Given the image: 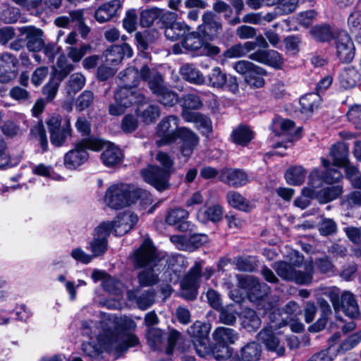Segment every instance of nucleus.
I'll return each instance as SVG.
<instances>
[{
	"label": "nucleus",
	"instance_id": "1",
	"mask_svg": "<svg viewBox=\"0 0 361 361\" xmlns=\"http://www.w3.org/2000/svg\"><path fill=\"white\" fill-rule=\"evenodd\" d=\"M105 320L106 329H104V334L100 335L99 341L109 352L121 353L138 343L136 336L119 331L114 319L108 316L105 317Z\"/></svg>",
	"mask_w": 361,
	"mask_h": 361
},
{
	"label": "nucleus",
	"instance_id": "2",
	"mask_svg": "<svg viewBox=\"0 0 361 361\" xmlns=\"http://www.w3.org/2000/svg\"><path fill=\"white\" fill-rule=\"evenodd\" d=\"M156 159L163 168L150 165L141 171V175L145 182L157 190L163 191L169 186V180L172 173L173 161L167 153L163 152H158Z\"/></svg>",
	"mask_w": 361,
	"mask_h": 361
},
{
	"label": "nucleus",
	"instance_id": "3",
	"mask_svg": "<svg viewBox=\"0 0 361 361\" xmlns=\"http://www.w3.org/2000/svg\"><path fill=\"white\" fill-rule=\"evenodd\" d=\"M295 259H290L291 263L278 262L275 263L274 269L281 279L294 281L299 284H309L312 280L314 265L312 262L305 264V271H297L295 267H300L303 262V257L298 252H294Z\"/></svg>",
	"mask_w": 361,
	"mask_h": 361
},
{
	"label": "nucleus",
	"instance_id": "4",
	"mask_svg": "<svg viewBox=\"0 0 361 361\" xmlns=\"http://www.w3.org/2000/svg\"><path fill=\"white\" fill-rule=\"evenodd\" d=\"M102 145L99 138L90 137L78 142L75 148L68 151L64 156V165L69 169H75L88 159L87 149L99 151Z\"/></svg>",
	"mask_w": 361,
	"mask_h": 361
},
{
	"label": "nucleus",
	"instance_id": "5",
	"mask_svg": "<svg viewBox=\"0 0 361 361\" xmlns=\"http://www.w3.org/2000/svg\"><path fill=\"white\" fill-rule=\"evenodd\" d=\"M132 192L133 185L124 183L114 184L107 189L104 200L109 207L119 209L132 204Z\"/></svg>",
	"mask_w": 361,
	"mask_h": 361
},
{
	"label": "nucleus",
	"instance_id": "6",
	"mask_svg": "<svg viewBox=\"0 0 361 361\" xmlns=\"http://www.w3.org/2000/svg\"><path fill=\"white\" fill-rule=\"evenodd\" d=\"M210 326L209 324L195 322L188 329V334L192 337L195 351L202 357L207 356L210 353L208 335Z\"/></svg>",
	"mask_w": 361,
	"mask_h": 361
},
{
	"label": "nucleus",
	"instance_id": "7",
	"mask_svg": "<svg viewBox=\"0 0 361 361\" xmlns=\"http://www.w3.org/2000/svg\"><path fill=\"white\" fill-rule=\"evenodd\" d=\"M322 166L326 168V171L323 174L319 169H313L308 178V186L311 189L314 190L317 192H319L317 190L322 186L323 183L327 184H333L338 183L343 178L342 173L336 169H329V162L324 158H322Z\"/></svg>",
	"mask_w": 361,
	"mask_h": 361
},
{
	"label": "nucleus",
	"instance_id": "8",
	"mask_svg": "<svg viewBox=\"0 0 361 361\" xmlns=\"http://www.w3.org/2000/svg\"><path fill=\"white\" fill-rule=\"evenodd\" d=\"M163 82L162 76L157 72L149 80V87L152 93L157 97L158 101L166 106H173L178 102H180L178 94L165 87Z\"/></svg>",
	"mask_w": 361,
	"mask_h": 361
},
{
	"label": "nucleus",
	"instance_id": "9",
	"mask_svg": "<svg viewBox=\"0 0 361 361\" xmlns=\"http://www.w3.org/2000/svg\"><path fill=\"white\" fill-rule=\"evenodd\" d=\"M115 104L109 105V111L113 116H119L133 104L142 102L143 96L126 88H119L115 93Z\"/></svg>",
	"mask_w": 361,
	"mask_h": 361
},
{
	"label": "nucleus",
	"instance_id": "10",
	"mask_svg": "<svg viewBox=\"0 0 361 361\" xmlns=\"http://www.w3.org/2000/svg\"><path fill=\"white\" fill-rule=\"evenodd\" d=\"M147 66H142L140 73L133 66L128 67L126 70L121 72L118 75L120 80V88H126L130 91H134L132 88L137 86L141 79L149 80L152 79L153 74ZM135 92H137L135 91Z\"/></svg>",
	"mask_w": 361,
	"mask_h": 361
},
{
	"label": "nucleus",
	"instance_id": "11",
	"mask_svg": "<svg viewBox=\"0 0 361 361\" xmlns=\"http://www.w3.org/2000/svg\"><path fill=\"white\" fill-rule=\"evenodd\" d=\"M179 118L176 116H169L164 118L158 124L157 134L159 140H157L158 146L171 144L177 140L179 128Z\"/></svg>",
	"mask_w": 361,
	"mask_h": 361
},
{
	"label": "nucleus",
	"instance_id": "12",
	"mask_svg": "<svg viewBox=\"0 0 361 361\" xmlns=\"http://www.w3.org/2000/svg\"><path fill=\"white\" fill-rule=\"evenodd\" d=\"M238 286L246 290L251 301L262 300L269 290V286L264 283H260L252 276H237Z\"/></svg>",
	"mask_w": 361,
	"mask_h": 361
},
{
	"label": "nucleus",
	"instance_id": "13",
	"mask_svg": "<svg viewBox=\"0 0 361 361\" xmlns=\"http://www.w3.org/2000/svg\"><path fill=\"white\" fill-rule=\"evenodd\" d=\"M201 272V265L197 262L181 281V295L186 300H192L196 298Z\"/></svg>",
	"mask_w": 361,
	"mask_h": 361
},
{
	"label": "nucleus",
	"instance_id": "14",
	"mask_svg": "<svg viewBox=\"0 0 361 361\" xmlns=\"http://www.w3.org/2000/svg\"><path fill=\"white\" fill-rule=\"evenodd\" d=\"M111 233V224L102 222L94 229V238L90 244V248L94 257L102 255L108 247L107 238Z\"/></svg>",
	"mask_w": 361,
	"mask_h": 361
},
{
	"label": "nucleus",
	"instance_id": "15",
	"mask_svg": "<svg viewBox=\"0 0 361 361\" xmlns=\"http://www.w3.org/2000/svg\"><path fill=\"white\" fill-rule=\"evenodd\" d=\"M133 262L137 268L152 267L156 264L155 249L150 240H145L140 247L134 252Z\"/></svg>",
	"mask_w": 361,
	"mask_h": 361
},
{
	"label": "nucleus",
	"instance_id": "16",
	"mask_svg": "<svg viewBox=\"0 0 361 361\" xmlns=\"http://www.w3.org/2000/svg\"><path fill=\"white\" fill-rule=\"evenodd\" d=\"M276 331V329H274L264 328L257 334V340L264 345L267 350L274 352L281 356L284 355L285 347L281 343Z\"/></svg>",
	"mask_w": 361,
	"mask_h": 361
},
{
	"label": "nucleus",
	"instance_id": "17",
	"mask_svg": "<svg viewBox=\"0 0 361 361\" xmlns=\"http://www.w3.org/2000/svg\"><path fill=\"white\" fill-rule=\"evenodd\" d=\"M336 53L340 61L350 62L355 56V47L350 35L345 31L339 32L336 42Z\"/></svg>",
	"mask_w": 361,
	"mask_h": 361
},
{
	"label": "nucleus",
	"instance_id": "18",
	"mask_svg": "<svg viewBox=\"0 0 361 361\" xmlns=\"http://www.w3.org/2000/svg\"><path fill=\"white\" fill-rule=\"evenodd\" d=\"M138 216L130 212H126L116 216L112 221H106L111 224V232L116 235H123L130 231L137 223Z\"/></svg>",
	"mask_w": 361,
	"mask_h": 361
},
{
	"label": "nucleus",
	"instance_id": "19",
	"mask_svg": "<svg viewBox=\"0 0 361 361\" xmlns=\"http://www.w3.org/2000/svg\"><path fill=\"white\" fill-rule=\"evenodd\" d=\"M176 18V13L174 12L165 11L157 8H152L148 10H144L140 13V24L142 27H147L151 26L156 20L162 23H166V20H173Z\"/></svg>",
	"mask_w": 361,
	"mask_h": 361
},
{
	"label": "nucleus",
	"instance_id": "20",
	"mask_svg": "<svg viewBox=\"0 0 361 361\" xmlns=\"http://www.w3.org/2000/svg\"><path fill=\"white\" fill-rule=\"evenodd\" d=\"M181 140L180 151L185 157H189L199 143L198 136L186 127H180L178 130L177 139Z\"/></svg>",
	"mask_w": 361,
	"mask_h": 361
},
{
	"label": "nucleus",
	"instance_id": "21",
	"mask_svg": "<svg viewBox=\"0 0 361 361\" xmlns=\"http://www.w3.org/2000/svg\"><path fill=\"white\" fill-rule=\"evenodd\" d=\"M18 59L11 54L5 53L0 56V82L6 83L16 78Z\"/></svg>",
	"mask_w": 361,
	"mask_h": 361
},
{
	"label": "nucleus",
	"instance_id": "22",
	"mask_svg": "<svg viewBox=\"0 0 361 361\" xmlns=\"http://www.w3.org/2000/svg\"><path fill=\"white\" fill-rule=\"evenodd\" d=\"M219 180L234 188L242 187L249 182L245 171L238 169H225L219 173Z\"/></svg>",
	"mask_w": 361,
	"mask_h": 361
},
{
	"label": "nucleus",
	"instance_id": "23",
	"mask_svg": "<svg viewBox=\"0 0 361 361\" xmlns=\"http://www.w3.org/2000/svg\"><path fill=\"white\" fill-rule=\"evenodd\" d=\"M131 47L123 43L121 45H113L107 49L104 55L106 63L109 65L115 66L121 62L123 58H130L133 56Z\"/></svg>",
	"mask_w": 361,
	"mask_h": 361
},
{
	"label": "nucleus",
	"instance_id": "24",
	"mask_svg": "<svg viewBox=\"0 0 361 361\" xmlns=\"http://www.w3.org/2000/svg\"><path fill=\"white\" fill-rule=\"evenodd\" d=\"M19 31L25 35L27 40V48L29 51L38 52L42 49L44 42L42 39L43 32L40 29L32 26H23L19 27Z\"/></svg>",
	"mask_w": 361,
	"mask_h": 361
},
{
	"label": "nucleus",
	"instance_id": "25",
	"mask_svg": "<svg viewBox=\"0 0 361 361\" xmlns=\"http://www.w3.org/2000/svg\"><path fill=\"white\" fill-rule=\"evenodd\" d=\"M221 30V23L216 19L214 14L211 11L205 12L202 16V24L198 27L199 34L214 37Z\"/></svg>",
	"mask_w": 361,
	"mask_h": 361
},
{
	"label": "nucleus",
	"instance_id": "26",
	"mask_svg": "<svg viewBox=\"0 0 361 361\" xmlns=\"http://www.w3.org/2000/svg\"><path fill=\"white\" fill-rule=\"evenodd\" d=\"M102 141L100 149H104L101 154L103 164L107 167L114 166L118 164L123 157L121 149L114 144L109 142Z\"/></svg>",
	"mask_w": 361,
	"mask_h": 361
},
{
	"label": "nucleus",
	"instance_id": "27",
	"mask_svg": "<svg viewBox=\"0 0 361 361\" xmlns=\"http://www.w3.org/2000/svg\"><path fill=\"white\" fill-rule=\"evenodd\" d=\"M121 8L120 0H111L100 6L94 13V18L100 23L110 20L117 15L118 11Z\"/></svg>",
	"mask_w": 361,
	"mask_h": 361
},
{
	"label": "nucleus",
	"instance_id": "28",
	"mask_svg": "<svg viewBox=\"0 0 361 361\" xmlns=\"http://www.w3.org/2000/svg\"><path fill=\"white\" fill-rule=\"evenodd\" d=\"M223 214V207L219 204H214L200 209L197 213V219L201 223H217L222 219Z\"/></svg>",
	"mask_w": 361,
	"mask_h": 361
},
{
	"label": "nucleus",
	"instance_id": "29",
	"mask_svg": "<svg viewBox=\"0 0 361 361\" xmlns=\"http://www.w3.org/2000/svg\"><path fill=\"white\" fill-rule=\"evenodd\" d=\"M183 119L186 122L194 123L197 130L207 135L212 131L210 118L198 112H184Z\"/></svg>",
	"mask_w": 361,
	"mask_h": 361
},
{
	"label": "nucleus",
	"instance_id": "30",
	"mask_svg": "<svg viewBox=\"0 0 361 361\" xmlns=\"http://www.w3.org/2000/svg\"><path fill=\"white\" fill-rule=\"evenodd\" d=\"M340 310L350 318L355 319L360 315V309L353 293L345 290L341 295Z\"/></svg>",
	"mask_w": 361,
	"mask_h": 361
},
{
	"label": "nucleus",
	"instance_id": "31",
	"mask_svg": "<svg viewBox=\"0 0 361 361\" xmlns=\"http://www.w3.org/2000/svg\"><path fill=\"white\" fill-rule=\"evenodd\" d=\"M189 216V212L182 208H177L170 211L166 217V221L169 225H178V230L186 231L190 228V222L185 221Z\"/></svg>",
	"mask_w": 361,
	"mask_h": 361
},
{
	"label": "nucleus",
	"instance_id": "32",
	"mask_svg": "<svg viewBox=\"0 0 361 361\" xmlns=\"http://www.w3.org/2000/svg\"><path fill=\"white\" fill-rule=\"evenodd\" d=\"M176 18L173 20H168L166 23H164L166 25L164 32L165 36L171 41L178 40L185 36L189 31V27L185 23L176 21Z\"/></svg>",
	"mask_w": 361,
	"mask_h": 361
},
{
	"label": "nucleus",
	"instance_id": "33",
	"mask_svg": "<svg viewBox=\"0 0 361 361\" xmlns=\"http://www.w3.org/2000/svg\"><path fill=\"white\" fill-rule=\"evenodd\" d=\"M128 298L130 300H135L139 308L145 310L154 303V292L148 290L140 293L139 290H130L128 291Z\"/></svg>",
	"mask_w": 361,
	"mask_h": 361
},
{
	"label": "nucleus",
	"instance_id": "34",
	"mask_svg": "<svg viewBox=\"0 0 361 361\" xmlns=\"http://www.w3.org/2000/svg\"><path fill=\"white\" fill-rule=\"evenodd\" d=\"M212 337L217 344L228 345L238 340V334L233 329L219 326L214 331Z\"/></svg>",
	"mask_w": 361,
	"mask_h": 361
},
{
	"label": "nucleus",
	"instance_id": "35",
	"mask_svg": "<svg viewBox=\"0 0 361 361\" xmlns=\"http://www.w3.org/2000/svg\"><path fill=\"white\" fill-rule=\"evenodd\" d=\"M105 317L102 319V320L100 322V330L97 336V344L94 345L93 342H87L84 343L82 344V350L87 355H88L90 357H95L97 355H99L101 353H102L104 350L109 352L106 348L103 347L101 342L99 341V336L101 334H104V329H106L105 326Z\"/></svg>",
	"mask_w": 361,
	"mask_h": 361
},
{
	"label": "nucleus",
	"instance_id": "36",
	"mask_svg": "<svg viewBox=\"0 0 361 361\" xmlns=\"http://www.w3.org/2000/svg\"><path fill=\"white\" fill-rule=\"evenodd\" d=\"M182 109L181 116L183 118V113L192 112V110L200 109L203 106V102L200 97L195 93H188L184 94L180 99Z\"/></svg>",
	"mask_w": 361,
	"mask_h": 361
},
{
	"label": "nucleus",
	"instance_id": "37",
	"mask_svg": "<svg viewBox=\"0 0 361 361\" xmlns=\"http://www.w3.org/2000/svg\"><path fill=\"white\" fill-rule=\"evenodd\" d=\"M348 148L344 142H338L332 146L330 155L336 166H343L346 169L348 164Z\"/></svg>",
	"mask_w": 361,
	"mask_h": 361
},
{
	"label": "nucleus",
	"instance_id": "38",
	"mask_svg": "<svg viewBox=\"0 0 361 361\" xmlns=\"http://www.w3.org/2000/svg\"><path fill=\"white\" fill-rule=\"evenodd\" d=\"M307 176L306 170L301 166L288 169L285 173V178L289 185H299L304 183Z\"/></svg>",
	"mask_w": 361,
	"mask_h": 361
},
{
	"label": "nucleus",
	"instance_id": "39",
	"mask_svg": "<svg viewBox=\"0 0 361 361\" xmlns=\"http://www.w3.org/2000/svg\"><path fill=\"white\" fill-rule=\"evenodd\" d=\"M180 73L185 79L192 83L201 85L204 82L203 75L193 64H184L180 68Z\"/></svg>",
	"mask_w": 361,
	"mask_h": 361
},
{
	"label": "nucleus",
	"instance_id": "40",
	"mask_svg": "<svg viewBox=\"0 0 361 361\" xmlns=\"http://www.w3.org/2000/svg\"><path fill=\"white\" fill-rule=\"evenodd\" d=\"M226 200L230 206L237 209L249 212L252 209L249 202L238 192H228L226 195Z\"/></svg>",
	"mask_w": 361,
	"mask_h": 361
},
{
	"label": "nucleus",
	"instance_id": "41",
	"mask_svg": "<svg viewBox=\"0 0 361 361\" xmlns=\"http://www.w3.org/2000/svg\"><path fill=\"white\" fill-rule=\"evenodd\" d=\"M137 116L145 124L153 123L160 116L159 107L156 104H149L145 107L139 108Z\"/></svg>",
	"mask_w": 361,
	"mask_h": 361
},
{
	"label": "nucleus",
	"instance_id": "42",
	"mask_svg": "<svg viewBox=\"0 0 361 361\" xmlns=\"http://www.w3.org/2000/svg\"><path fill=\"white\" fill-rule=\"evenodd\" d=\"M212 356L218 361H240L237 357H233V348L227 345H219L216 343L215 346L210 349V353L208 355Z\"/></svg>",
	"mask_w": 361,
	"mask_h": 361
},
{
	"label": "nucleus",
	"instance_id": "43",
	"mask_svg": "<svg viewBox=\"0 0 361 361\" xmlns=\"http://www.w3.org/2000/svg\"><path fill=\"white\" fill-rule=\"evenodd\" d=\"M267 75L266 71L257 66H255L252 70L245 76L246 82L251 87L259 88L264 86V80L263 77Z\"/></svg>",
	"mask_w": 361,
	"mask_h": 361
},
{
	"label": "nucleus",
	"instance_id": "44",
	"mask_svg": "<svg viewBox=\"0 0 361 361\" xmlns=\"http://www.w3.org/2000/svg\"><path fill=\"white\" fill-rule=\"evenodd\" d=\"M348 26L355 35V39L361 44V10L355 9L348 16Z\"/></svg>",
	"mask_w": 361,
	"mask_h": 361
},
{
	"label": "nucleus",
	"instance_id": "45",
	"mask_svg": "<svg viewBox=\"0 0 361 361\" xmlns=\"http://www.w3.org/2000/svg\"><path fill=\"white\" fill-rule=\"evenodd\" d=\"M71 132L70 121L67 120L66 125L62 128L50 132L51 144L57 147L61 146L65 142L66 138L71 136Z\"/></svg>",
	"mask_w": 361,
	"mask_h": 361
},
{
	"label": "nucleus",
	"instance_id": "46",
	"mask_svg": "<svg viewBox=\"0 0 361 361\" xmlns=\"http://www.w3.org/2000/svg\"><path fill=\"white\" fill-rule=\"evenodd\" d=\"M317 303L322 311V318H320L316 324L310 327L311 331H319L323 329L326 325V316L331 313V308L329 302L324 298H318Z\"/></svg>",
	"mask_w": 361,
	"mask_h": 361
},
{
	"label": "nucleus",
	"instance_id": "47",
	"mask_svg": "<svg viewBox=\"0 0 361 361\" xmlns=\"http://www.w3.org/2000/svg\"><path fill=\"white\" fill-rule=\"evenodd\" d=\"M203 42L204 41L199 34L191 32L185 35L182 42V45L186 50L195 52L197 55H199Z\"/></svg>",
	"mask_w": 361,
	"mask_h": 361
},
{
	"label": "nucleus",
	"instance_id": "48",
	"mask_svg": "<svg viewBox=\"0 0 361 361\" xmlns=\"http://www.w3.org/2000/svg\"><path fill=\"white\" fill-rule=\"evenodd\" d=\"M243 361H258L261 355V348L256 342L245 345L240 350Z\"/></svg>",
	"mask_w": 361,
	"mask_h": 361
},
{
	"label": "nucleus",
	"instance_id": "49",
	"mask_svg": "<svg viewBox=\"0 0 361 361\" xmlns=\"http://www.w3.org/2000/svg\"><path fill=\"white\" fill-rule=\"evenodd\" d=\"M261 319L256 312L252 310H246L242 318V326L247 331H253L259 329Z\"/></svg>",
	"mask_w": 361,
	"mask_h": 361
},
{
	"label": "nucleus",
	"instance_id": "50",
	"mask_svg": "<svg viewBox=\"0 0 361 361\" xmlns=\"http://www.w3.org/2000/svg\"><path fill=\"white\" fill-rule=\"evenodd\" d=\"M321 99L318 93H309L302 97L300 104L302 111L305 113L312 112L320 104Z\"/></svg>",
	"mask_w": 361,
	"mask_h": 361
},
{
	"label": "nucleus",
	"instance_id": "51",
	"mask_svg": "<svg viewBox=\"0 0 361 361\" xmlns=\"http://www.w3.org/2000/svg\"><path fill=\"white\" fill-rule=\"evenodd\" d=\"M85 84V78L80 73L72 74L66 82V90L69 95L75 94Z\"/></svg>",
	"mask_w": 361,
	"mask_h": 361
},
{
	"label": "nucleus",
	"instance_id": "52",
	"mask_svg": "<svg viewBox=\"0 0 361 361\" xmlns=\"http://www.w3.org/2000/svg\"><path fill=\"white\" fill-rule=\"evenodd\" d=\"M360 80V75L354 68H347L340 75V83L345 89L354 87Z\"/></svg>",
	"mask_w": 361,
	"mask_h": 361
},
{
	"label": "nucleus",
	"instance_id": "53",
	"mask_svg": "<svg viewBox=\"0 0 361 361\" xmlns=\"http://www.w3.org/2000/svg\"><path fill=\"white\" fill-rule=\"evenodd\" d=\"M227 75L220 68L214 67L208 75V85L214 88H222L226 84Z\"/></svg>",
	"mask_w": 361,
	"mask_h": 361
},
{
	"label": "nucleus",
	"instance_id": "54",
	"mask_svg": "<svg viewBox=\"0 0 361 361\" xmlns=\"http://www.w3.org/2000/svg\"><path fill=\"white\" fill-rule=\"evenodd\" d=\"M231 136L235 144L246 145L253 138V133L249 128L240 126L233 131Z\"/></svg>",
	"mask_w": 361,
	"mask_h": 361
},
{
	"label": "nucleus",
	"instance_id": "55",
	"mask_svg": "<svg viewBox=\"0 0 361 361\" xmlns=\"http://www.w3.org/2000/svg\"><path fill=\"white\" fill-rule=\"evenodd\" d=\"M135 37L137 46L143 50H145L158 38V33L155 30L137 32L135 35Z\"/></svg>",
	"mask_w": 361,
	"mask_h": 361
},
{
	"label": "nucleus",
	"instance_id": "56",
	"mask_svg": "<svg viewBox=\"0 0 361 361\" xmlns=\"http://www.w3.org/2000/svg\"><path fill=\"white\" fill-rule=\"evenodd\" d=\"M92 279L94 282L102 280L104 288L109 292H113V286H117L118 283L116 280L109 276L105 271L94 269L92 274Z\"/></svg>",
	"mask_w": 361,
	"mask_h": 361
},
{
	"label": "nucleus",
	"instance_id": "57",
	"mask_svg": "<svg viewBox=\"0 0 361 361\" xmlns=\"http://www.w3.org/2000/svg\"><path fill=\"white\" fill-rule=\"evenodd\" d=\"M74 69V66L66 61L65 59L60 58L57 63V68L55 70L52 78L61 82Z\"/></svg>",
	"mask_w": 361,
	"mask_h": 361
},
{
	"label": "nucleus",
	"instance_id": "58",
	"mask_svg": "<svg viewBox=\"0 0 361 361\" xmlns=\"http://www.w3.org/2000/svg\"><path fill=\"white\" fill-rule=\"evenodd\" d=\"M342 192V187L339 185L327 187L317 192V197L324 202H328L338 197Z\"/></svg>",
	"mask_w": 361,
	"mask_h": 361
},
{
	"label": "nucleus",
	"instance_id": "59",
	"mask_svg": "<svg viewBox=\"0 0 361 361\" xmlns=\"http://www.w3.org/2000/svg\"><path fill=\"white\" fill-rule=\"evenodd\" d=\"M270 323L266 328L277 329L288 324V317H285L280 310H274L269 313Z\"/></svg>",
	"mask_w": 361,
	"mask_h": 361
},
{
	"label": "nucleus",
	"instance_id": "60",
	"mask_svg": "<svg viewBox=\"0 0 361 361\" xmlns=\"http://www.w3.org/2000/svg\"><path fill=\"white\" fill-rule=\"evenodd\" d=\"M361 342V331H357L346 338L340 344L337 353H344L354 348Z\"/></svg>",
	"mask_w": 361,
	"mask_h": 361
},
{
	"label": "nucleus",
	"instance_id": "61",
	"mask_svg": "<svg viewBox=\"0 0 361 361\" xmlns=\"http://www.w3.org/2000/svg\"><path fill=\"white\" fill-rule=\"evenodd\" d=\"M317 197V192L310 188H305L302 190V195L296 198L294 201V204L304 209L310 205L309 198H314Z\"/></svg>",
	"mask_w": 361,
	"mask_h": 361
},
{
	"label": "nucleus",
	"instance_id": "62",
	"mask_svg": "<svg viewBox=\"0 0 361 361\" xmlns=\"http://www.w3.org/2000/svg\"><path fill=\"white\" fill-rule=\"evenodd\" d=\"M313 37L321 42H328L333 38V33L329 25L315 26L312 29Z\"/></svg>",
	"mask_w": 361,
	"mask_h": 361
},
{
	"label": "nucleus",
	"instance_id": "63",
	"mask_svg": "<svg viewBox=\"0 0 361 361\" xmlns=\"http://www.w3.org/2000/svg\"><path fill=\"white\" fill-rule=\"evenodd\" d=\"M90 49V46L85 44H82L80 47L71 46L67 49L68 56L73 62H79Z\"/></svg>",
	"mask_w": 361,
	"mask_h": 361
},
{
	"label": "nucleus",
	"instance_id": "64",
	"mask_svg": "<svg viewBox=\"0 0 361 361\" xmlns=\"http://www.w3.org/2000/svg\"><path fill=\"white\" fill-rule=\"evenodd\" d=\"M164 332L159 329H152L147 334L149 345L154 349L160 348L164 341Z\"/></svg>",
	"mask_w": 361,
	"mask_h": 361
}]
</instances>
